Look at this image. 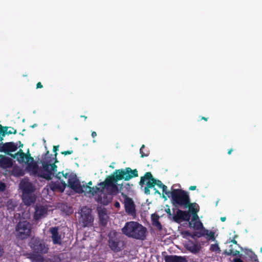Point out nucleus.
<instances>
[{"label": "nucleus", "instance_id": "obj_38", "mask_svg": "<svg viewBox=\"0 0 262 262\" xmlns=\"http://www.w3.org/2000/svg\"><path fill=\"white\" fill-rule=\"evenodd\" d=\"M55 163L56 162H54V163L51 164V170L53 174L56 173L57 172V166L55 165Z\"/></svg>", "mask_w": 262, "mask_h": 262}, {"label": "nucleus", "instance_id": "obj_41", "mask_svg": "<svg viewBox=\"0 0 262 262\" xmlns=\"http://www.w3.org/2000/svg\"><path fill=\"white\" fill-rule=\"evenodd\" d=\"M9 128H10L11 129L8 131L7 130V134H8V135L12 134H16L17 133L16 129H15L14 128L11 127H10Z\"/></svg>", "mask_w": 262, "mask_h": 262}, {"label": "nucleus", "instance_id": "obj_7", "mask_svg": "<svg viewBox=\"0 0 262 262\" xmlns=\"http://www.w3.org/2000/svg\"><path fill=\"white\" fill-rule=\"evenodd\" d=\"M121 195L124 199V205L125 212L130 216H136V206L133 199L125 193L122 192Z\"/></svg>", "mask_w": 262, "mask_h": 262}, {"label": "nucleus", "instance_id": "obj_25", "mask_svg": "<svg viewBox=\"0 0 262 262\" xmlns=\"http://www.w3.org/2000/svg\"><path fill=\"white\" fill-rule=\"evenodd\" d=\"M156 185H157L159 188L162 189L163 191V198H164L165 200H167V198L166 195V193L168 192L167 190V187L164 185L162 182L159 180L155 179Z\"/></svg>", "mask_w": 262, "mask_h": 262}, {"label": "nucleus", "instance_id": "obj_35", "mask_svg": "<svg viewBox=\"0 0 262 262\" xmlns=\"http://www.w3.org/2000/svg\"><path fill=\"white\" fill-rule=\"evenodd\" d=\"M12 172L14 174L17 176H22L23 174L21 170L19 167H14L12 170Z\"/></svg>", "mask_w": 262, "mask_h": 262}, {"label": "nucleus", "instance_id": "obj_57", "mask_svg": "<svg viewBox=\"0 0 262 262\" xmlns=\"http://www.w3.org/2000/svg\"><path fill=\"white\" fill-rule=\"evenodd\" d=\"M226 217H221V221L222 222H225L226 221Z\"/></svg>", "mask_w": 262, "mask_h": 262}, {"label": "nucleus", "instance_id": "obj_16", "mask_svg": "<svg viewBox=\"0 0 262 262\" xmlns=\"http://www.w3.org/2000/svg\"><path fill=\"white\" fill-rule=\"evenodd\" d=\"M50 232L52 234L51 238L53 244L54 245H61L62 244L61 236L59 233L58 227H54L51 228L50 229Z\"/></svg>", "mask_w": 262, "mask_h": 262}, {"label": "nucleus", "instance_id": "obj_1", "mask_svg": "<svg viewBox=\"0 0 262 262\" xmlns=\"http://www.w3.org/2000/svg\"><path fill=\"white\" fill-rule=\"evenodd\" d=\"M138 177V172L137 169H132L130 167L116 169L113 174L107 176L103 182L98 184L97 186L91 187L90 186L83 185L84 188L88 189V193L94 195L98 192H103L105 189H106L109 194L115 195L119 192V188L117 184L118 181L124 180L128 181L130 179Z\"/></svg>", "mask_w": 262, "mask_h": 262}, {"label": "nucleus", "instance_id": "obj_59", "mask_svg": "<svg viewBox=\"0 0 262 262\" xmlns=\"http://www.w3.org/2000/svg\"><path fill=\"white\" fill-rule=\"evenodd\" d=\"M233 150L232 148L230 149L228 151V154L230 155Z\"/></svg>", "mask_w": 262, "mask_h": 262}, {"label": "nucleus", "instance_id": "obj_63", "mask_svg": "<svg viewBox=\"0 0 262 262\" xmlns=\"http://www.w3.org/2000/svg\"><path fill=\"white\" fill-rule=\"evenodd\" d=\"M37 126V124H33V125H32V126H31V127H32V128H33V127H35V126Z\"/></svg>", "mask_w": 262, "mask_h": 262}, {"label": "nucleus", "instance_id": "obj_4", "mask_svg": "<svg viewBox=\"0 0 262 262\" xmlns=\"http://www.w3.org/2000/svg\"><path fill=\"white\" fill-rule=\"evenodd\" d=\"M29 246L34 253L37 254H46L49 250L48 245L44 241L36 237L31 238Z\"/></svg>", "mask_w": 262, "mask_h": 262}, {"label": "nucleus", "instance_id": "obj_3", "mask_svg": "<svg viewBox=\"0 0 262 262\" xmlns=\"http://www.w3.org/2000/svg\"><path fill=\"white\" fill-rule=\"evenodd\" d=\"M166 195L171 199L172 204L175 207H184L188 204L190 200L189 193L181 189H172L166 192Z\"/></svg>", "mask_w": 262, "mask_h": 262}, {"label": "nucleus", "instance_id": "obj_64", "mask_svg": "<svg viewBox=\"0 0 262 262\" xmlns=\"http://www.w3.org/2000/svg\"><path fill=\"white\" fill-rule=\"evenodd\" d=\"M49 151H48L46 154V156H48L49 155Z\"/></svg>", "mask_w": 262, "mask_h": 262}, {"label": "nucleus", "instance_id": "obj_46", "mask_svg": "<svg viewBox=\"0 0 262 262\" xmlns=\"http://www.w3.org/2000/svg\"><path fill=\"white\" fill-rule=\"evenodd\" d=\"M43 87L41 83L40 82H38L37 84H36V89H41Z\"/></svg>", "mask_w": 262, "mask_h": 262}, {"label": "nucleus", "instance_id": "obj_21", "mask_svg": "<svg viewBox=\"0 0 262 262\" xmlns=\"http://www.w3.org/2000/svg\"><path fill=\"white\" fill-rule=\"evenodd\" d=\"M151 220L152 225L156 227L158 230H161L162 226L160 222H159V216L156 213L151 214Z\"/></svg>", "mask_w": 262, "mask_h": 262}, {"label": "nucleus", "instance_id": "obj_33", "mask_svg": "<svg viewBox=\"0 0 262 262\" xmlns=\"http://www.w3.org/2000/svg\"><path fill=\"white\" fill-rule=\"evenodd\" d=\"M145 146L144 145H142L140 149V153L141 154V157L143 158L144 157H147L149 154V151L148 150H143L145 148Z\"/></svg>", "mask_w": 262, "mask_h": 262}, {"label": "nucleus", "instance_id": "obj_53", "mask_svg": "<svg viewBox=\"0 0 262 262\" xmlns=\"http://www.w3.org/2000/svg\"><path fill=\"white\" fill-rule=\"evenodd\" d=\"M61 173H62V174L63 177H64L65 178H68V177L69 176V173H64L63 171H62Z\"/></svg>", "mask_w": 262, "mask_h": 262}, {"label": "nucleus", "instance_id": "obj_37", "mask_svg": "<svg viewBox=\"0 0 262 262\" xmlns=\"http://www.w3.org/2000/svg\"><path fill=\"white\" fill-rule=\"evenodd\" d=\"M29 166H31L32 170L34 174H36L38 171V166L36 164H28Z\"/></svg>", "mask_w": 262, "mask_h": 262}, {"label": "nucleus", "instance_id": "obj_60", "mask_svg": "<svg viewBox=\"0 0 262 262\" xmlns=\"http://www.w3.org/2000/svg\"><path fill=\"white\" fill-rule=\"evenodd\" d=\"M202 120H205V121H206L208 120V118H206V117H202Z\"/></svg>", "mask_w": 262, "mask_h": 262}, {"label": "nucleus", "instance_id": "obj_34", "mask_svg": "<svg viewBox=\"0 0 262 262\" xmlns=\"http://www.w3.org/2000/svg\"><path fill=\"white\" fill-rule=\"evenodd\" d=\"M205 236H207L206 239L208 241H209V240L214 241L215 239L214 232L213 231H209L208 230L207 234H206Z\"/></svg>", "mask_w": 262, "mask_h": 262}, {"label": "nucleus", "instance_id": "obj_56", "mask_svg": "<svg viewBox=\"0 0 262 262\" xmlns=\"http://www.w3.org/2000/svg\"><path fill=\"white\" fill-rule=\"evenodd\" d=\"M154 190H155V193L156 194H161L160 192H159V190H157L155 188H154Z\"/></svg>", "mask_w": 262, "mask_h": 262}, {"label": "nucleus", "instance_id": "obj_28", "mask_svg": "<svg viewBox=\"0 0 262 262\" xmlns=\"http://www.w3.org/2000/svg\"><path fill=\"white\" fill-rule=\"evenodd\" d=\"M62 184L63 185V188L62 189H61V188L60 187V185H59V184L58 183L53 182H52L50 183V188L53 191H55V190H56L57 189H60V190H61V191H63V190H64V188L67 186V184L65 183V182H64V181H63V182H62Z\"/></svg>", "mask_w": 262, "mask_h": 262}, {"label": "nucleus", "instance_id": "obj_32", "mask_svg": "<svg viewBox=\"0 0 262 262\" xmlns=\"http://www.w3.org/2000/svg\"><path fill=\"white\" fill-rule=\"evenodd\" d=\"M191 215L189 213V212H188V211L182 210L183 221L189 222L190 219Z\"/></svg>", "mask_w": 262, "mask_h": 262}, {"label": "nucleus", "instance_id": "obj_18", "mask_svg": "<svg viewBox=\"0 0 262 262\" xmlns=\"http://www.w3.org/2000/svg\"><path fill=\"white\" fill-rule=\"evenodd\" d=\"M13 165V160L4 155H0V167L3 169L10 168Z\"/></svg>", "mask_w": 262, "mask_h": 262}, {"label": "nucleus", "instance_id": "obj_36", "mask_svg": "<svg viewBox=\"0 0 262 262\" xmlns=\"http://www.w3.org/2000/svg\"><path fill=\"white\" fill-rule=\"evenodd\" d=\"M210 250L211 251L216 252L220 251V247L217 244H211L210 247Z\"/></svg>", "mask_w": 262, "mask_h": 262}, {"label": "nucleus", "instance_id": "obj_40", "mask_svg": "<svg viewBox=\"0 0 262 262\" xmlns=\"http://www.w3.org/2000/svg\"><path fill=\"white\" fill-rule=\"evenodd\" d=\"M146 180L145 174L143 177H141L139 182V185L142 186L145 184V180Z\"/></svg>", "mask_w": 262, "mask_h": 262}, {"label": "nucleus", "instance_id": "obj_19", "mask_svg": "<svg viewBox=\"0 0 262 262\" xmlns=\"http://www.w3.org/2000/svg\"><path fill=\"white\" fill-rule=\"evenodd\" d=\"M22 200L26 206H30L36 201V196L32 193L22 194Z\"/></svg>", "mask_w": 262, "mask_h": 262}, {"label": "nucleus", "instance_id": "obj_12", "mask_svg": "<svg viewBox=\"0 0 262 262\" xmlns=\"http://www.w3.org/2000/svg\"><path fill=\"white\" fill-rule=\"evenodd\" d=\"M10 156L13 158H16L18 162L21 163L25 162V159L27 160V162L34 161V159L31 157V154L28 152L27 154H25L22 149H20L15 154H10Z\"/></svg>", "mask_w": 262, "mask_h": 262}, {"label": "nucleus", "instance_id": "obj_42", "mask_svg": "<svg viewBox=\"0 0 262 262\" xmlns=\"http://www.w3.org/2000/svg\"><path fill=\"white\" fill-rule=\"evenodd\" d=\"M73 153V150L72 149L68 150H66V151H63L61 152V154L64 156H66L68 155H71Z\"/></svg>", "mask_w": 262, "mask_h": 262}, {"label": "nucleus", "instance_id": "obj_54", "mask_svg": "<svg viewBox=\"0 0 262 262\" xmlns=\"http://www.w3.org/2000/svg\"><path fill=\"white\" fill-rule=\"evenodd\" d=\"M185 233L187 235L191 237L192 233H190L189 231H185Z\"/></svg>", "mask_w": 262, "mask_h": 262}, {"label": "nucleus", "instance_id": "obj_29", "mask_svg": "<svg viewBox=\"0 0 262 262\" xmlns=\"http://www.w3.org/2000/svg\"><path fill=\"white\" fill-rule=\"evenodd\" d=\"M17 206V202L13 199L9 200L7 203V209L10 211H14Z\"/></svg>", "mask_w": 262, "mask_h": 262}, {"label": "nucleus", "instance_id": "obj_44", "mask_svg": "<svg viewBox=\"0 0 262 262\" xmlns=\"http://www.w3.org/2000/svg\"><path fill=\"white\" fill-rule=\"evenodd\" d=\"M4 253L3 247L0 245V257H1Z\"/></svg>", "mask_w": 262, "mask_h": 262}, {"label": "nucleus", "instance_id": "obj_20", "mask_svg": "<svg viewBox=\"0 0 262 262\" xmlns=\"http://www.w3.org/2000/svg\"><path fill=\"white\" fill-rule=\"evenodd\" d=\"M165 262H187L185 256L178 255H166L164 257Z\"/></svg>", "mask_w": 262, "mask_h": 262}, {"label": "nucleus", "instance_id": "obj_2", "mask_svg": "<svg viewBox=\"0 0 262 262\" xmlns=\"http://www.w3.org/2000/svg\"><path fill=\"white\" fill-rule=\"evenodd\" d=\"M122 232L128 237L144 241L148 233L147 228L137 222L130 221L125 224Z\"/></svg>", "mask_w": 262, "mask_h": 262}, {"label": "nucleus", "instance_id": "obj_30", "mask_svg": "<svg viewBox=\"0 0 262 262\" xmlns=\"http://www.w3.org/2000/svg\"><path fill=\"white\" fill-rule=\"evenodd\" d=\"M173 220L177 223H181L183 222L182 220V210L178 209L177 211L176 214L173 215Z\"/></svg>", "mask_w": 262, "mask_h": 262}, {"label": "nucleus", "instance_id": "obj_61", "mask_svg": "<svg viewBox=\"0 0 262 262\" xmlns=\"http://www.w3.org/2000/svg\"><path fill=\"white\" fill-rule=\"evenodd\" d=\"M80 117H81V118H84V119H85H85H86V118H87V117H86V116H84V115H81Z\"/></svg>", "mask_w": 262, "mask_h": 262}, {"label": "nucleus", "instance_id": "obj_23", "mask_svg": "<svg viewBox=\"0 0 262 262\" xmlns=\"http://www.w3.org/2000/svg\"><path fill=\"white\" fill-rule=\"evenodd\" d=\"M42 254H37L32 252L28 254L29 258L33 262H43L44 259L43 257L41 256Z\"/></svg>", "mask_w": 262, "mask_h": 262}, {"label": "nucleus", "instance_id": "obj_43", "mask_svg": "<svg viewBox=\"0 0 262 262\" xmlns=\"http://www.w3.org/2000/svg\"><path fill=\"white\" fill-rule=\"evenodd\" d=\"M6 185L4 183L0 181V191H3L5 190Z\"/></svg>", "mask_w": 262, "mask_h": 262}, {"label": "nucleus", "instance_id": "obj_5", "mask_svg": "<svg viewBox=\"0 0 262 262\" xmlns=\"http://www.w3.org/2000/svg\"><path fill=\"white\" fill-rule=\"evenodd\" d=\"M16 237L18 239H25L30 236L32 226L27 221H19L16 226Z\"/></svg>", "mask_w": 262, "mask_h": 262}, {"label": "nucleus", "instance_id": "obj_15", "mask_svg": "<svg viewBox=\"0 0 262 262\" xmlns=\"http://www.w3.org/2000/svg\"><path fill=\"white\" fill-rule=\"evenodd\" d=\"M185 247L188 251L193 254L199 253L202 248L200 243H194L191 241H189L185 245Z\"/></svg>", "mask_w": 262, "mask_h": 262}, {"label": "nucleus", "instance_id": "obj_17", "mask_svg": "<svg viewBox=\"0 0 262 262\" xmlns=\"http://www.w3.org/2000/svg\"><path fill=\"white\" fill-rule=\"evenodd\" d=\"M199 206L195 203H191L190 199L189 200V203L187 206H184V208H188V212L193 217V220L198 219V212L199 211Z\"/></svg>", "mask_w": 262, "mask_h": 262}, {"label": "nucleus", "instance_id": "obj_14", "mask_svg": "<svg viewBox=\"0 0 262 262\" xmlns=\"http://www.w3.org/2000/svg\"><path fill=\"white\" fill-rule=\"evenodd\" d=\"M17 149V144L13 142L0 144V151L10 155V152L15 151Z\"/></svg>", "mask_w": 262, "mask_h": 262}, {"label": "nucleus", "instance_id": "obj_39", "mask_svg": "<svg viewBox=\"0 0 262 262\" xmlns=\"http://www.w3.org/2000/svg\"><path fill=\"white\" fill-rule=\"evenodd\" d=\"M58 147H59V145H57V146H53V151L55 152L54 156H55V158H54V159L55 160V162H57V159H56V156H57V153L56 152V151L57 150H58Z\"/></svg>", "mask_w": 262, "mask_h": 262}, {"label": "nucleus", "instance_id": "obj_22", "mask_svg": "<svg viewBox=\"0 0 262 262\" xmlns=\"http://www.w3.org/2000/svg\"><path fill=\"white\" fill-rule=\"evenodd\" d=\"M146 180L148 181L146 183V186L149 188L154 187L156 185L155 179L153 177L150 172H147L145 173Z\"/></svg>", "mask_w": 262, "mask_h": 262}, {"label": "nucleus", "instance_id": "obj_27", "mask_svg": "<svg viewBox=\"0 0 262 262\" xmlns=\"http://www.w3.org/2000/svg\"><path fill=\"white\" fill-rule=\"evenodd\" d=\"M99 217L101 224L102 226H106L107 223V215L105 211H99Z\"/></svg>", "mask_w": 262, "mask_h": 262}, {"label": "nucleus", "instance_id": "obj_6", "mask_svg": "<svg viewBox=\"0 0 262 262\" xmlns=\"http://www.w3.org/2000/svg\"><path fill=\"white\" fill-rule=\"evenodd\" d=\"M80 217L79 219V223L83 227L92 226L93 223V219L91 215V210L86 206L83 207L81 209Z\"/></svg>", "mask_w": 262, "mask_h": 262}, {"label": "nucleus", "instance_id": "obj_62", "mask_svg": "<svg viewBox=\"0 0 262 262\" xmlns=\"http://www.w3.org/2000/svg\"><path fill=\"white\" fill-rule=\"evenodd\" d=\"M88 186H90V185H92V181H90L89 182V183H88Z\"/></svg>", "mask_w": 262, "mask_h": 262}, {"label": "nucleus", "instance_id": "obj_13", "mask_svg": "<svg viewBox=\"0 0 262 262\" xmlns=\"http://www.w3.org/2000/svg\"><path fill=\"white\" fill-rule=\"evenodd\" d=\"M52 162L51 161H49V162ZM42 167L44 170V172L40 171L38 173V176L40 178L45 179L47 180H50L52 179V175L53 174L52 172H51V164L48 163V161L44 162L42 163Z\"/></svg>", "mask_w": 262, "mask_h": 262}, {"label": "nucleus", "instance_id": "obj_31", "mask_svg": "<svg viewBox=\"0 0 262 262\" xmlns=\"http://www.w3.org/2000/svg\"><path fill=\"white\" fill-rule=\"evenodd\" d=\"M230 248L229 249L228 251L226 250L224 252V253L226 254L227 255H231L233 256H236L237 255L239 254V251L238 250H235L234 251L232 248V245L230 246Z\"/></svg>", "mask_w": 262, "mask_h": 262}, {"label": "nucleus", "instance_id": "obj_8", "mask_svg": "<svg viewBox=\"0 0 262 262\" xmlns=\"http://www.w3.org/2000/svg\"><path fill=\"white\" fill-rule=\"evenodd\" d=\"M108 246L115 252L121 251L125 246V243L120 237L116 236L109 237Z\"/></svg>", "mask_w": 262, "mask_h": 262}, {"label": "nucleus", "instance_id": "obj_55", "mask_svg": "<svg viewBox=\"0 0 262 262\" xmlns=\"http://www.w3.org/2000/svg\"><path fill=\"white\" fill-rule=\"evenodd\" d=\"M60 173H61V172H59L57 174V175H56V177L57 179H60V178H61Z\"/></svg>", "mask_w": 262, "mask_h": 262}, {"label": "nucleus", "instance_id": "obj_11", "mask_svg": "<svg viewBox=\"0 0 262 262\" xmlns=\"http://www.w3.org/2000/svg\"><path fill=\"white\" fill-rule=\"evenodd\" d=\"M20 188L23 194L32 193L35 191V187L28 179H24L20 183Z\"/></svg>", "mask_w": 262, "mask_h": 262}, {"label": "nucleus", "instance_id": "obj_9", "mask_svg": "<svg viewBox=\"0 0 262 262\" xmlns=\"http://www.w3.org/2000/svg\"><path fill=\"white\" fill-rule=\"evenodd\" d=\"M68 186L75 192L81 194L84 192L83 186H81L76 176L70 177L68 181Z\"/></svg>", "mask_w": 262, "mask_h": 262}, {"label": "nucleus", "instance_id": "obj_50", "mask_svg": "<svg viewBox=\"0 0 262 262\" xmlns=\"http://www.w3.org/2000/svg\"><path fill=\"white\" fill-rule=\"evenodd\" d=\"M251 252L252 254V256H251V258L255 260V259L257 258L256 255L254 253H253L252 251H251Z\"/></svg>", "mask_w": 262, "mask_h": 262}, {"label": "nucleus", "instance_id": "obj_45", "mask_svg": "<svg viewBox=\"0 0 262 262\" xmlns=\"http://www.w3.org/2000/svg\"><path fill=\"white\" fill-rule=\"evenodd\" d=\"M144 192L146 194H150L149 188L147 187V186L145 187L144 188Z\"/></svg>", "mask_w": 262, "mask_h": 262}, {"label": "nucleus", "instance_id": "obj_58", "mask_svg": "<svg viewBox=\"0 0 262 262\" xmlns=\"http://www.w3.org/2000/svg\"><path fill=\"white\" fill-rule=\"evenodd\" d=\"M231 242L233 243L234 244L237 245V241L236 240H235L234 239H232L231 241Z\"/></svg>", "mask_w": 262, "mask_h": 262}, {"label": "nucleus", "instance_id": "obj_24", "mask_svg": "<svg viewBox=\"0 0 262 262\" xmlns=\"http://www.w3.org/2000/svg\"><path fill=\"white\" fill-rule=\"evenodd\" d=\"M199 231H195L192 233L191 237L195 239V237L200 238L202 236H205L208 232V230L205 227L200 229Z\"/></svg>", "mask_w": 262, "mask_h": 262}, {"label": "nucleus", "instance_id": "obj_10", "mask_svg": "<svg viewBox=\"0 0 262 262\" xmlns=\"http://www.w3.org/2000/svg\"><path fill=\"white\" fill-rule=\"evenodd\" d=\"M48 214V209L45 206L36 204L35 207V212L33 219L35 221H38L42 218L45 217Z\"/></svg>", "mask_w": 262, "mask_h": 262}, {"label": "nucleus", "instance_id": "obj_49", "mask_svg": "<svg viewBox=\"0 0 262 262\" xmlns=\"http://www.w3.org/2000/svg\"><path fill=\"white\" fill-rule=\"evenodd\" d=\"M114 206L116 208H119L120 205V203L118 202H116L114 204Z\"/></svg>", "mask_w": 262, "mask_h": 262}, {"label": "nucleus", "instance_id": "obj_48", "mask_svg": "<svg viewBox=\"0 0 262 262\" xmlns=\"http://www.w3.org/2000/svg\"><path fill=\"white\" fill-rule=\"evenodd\" d=\"M196 186H191L189 187V189L190 190H194L196 189Z\"/></svg>", "mask_w": 262, "mask_h": 262}, {"label": "nucleus", "instance_id": "obj_51", "mask_svg": "<svg viewBox=\"0 0 262 262\" xmlns=\"http://www.w3.org/2000/svg\"><path fill=\"white\" fill-rule=\"evenodd\" d=\"M91 136H92V137L93 138H95V137H96L97 136V133H96V132H94V131L92 132Z\"/></svg>", "mask_w": 262, "mask_h": 262}, {"label": "nucleus", "instance_id": "obj_47", "mask_svg": "<svg viewBox=\"0 0 262 262\" xmlns=\"http://www.w3.org/2000/svg\"><path fill=\"white\" fill-rule=\"evenodd\" d=\"M165 211L169 216H171L172 215L170 209L169 208L166 209Z\"/></svg>", "mask_w": 262, "mask_h": 262}, {"label": "nucleus", "instance_id": "obj_26", "mask_svg": "<svg viewBox=\"0 0 262 262\" xmlns=\"http://www.w3.org/2000/svg\"><path fill=\"white\" fill-rule=\"evenodd\" d=\"M191 223H192L193 225V228L196 230H199L200 229L204 227L203 223L201 222L199 217L198 219H196L195 220H193V217H192L191 222H189L190 225H191Z\"/></svg>", "mask_w": 262, "mask_h": 262}, {"label": "nucleus", "instance_id": "obj_52", "mask_svg": "<svg viewBox=\"0 0 262 262\" xmlns=\"http://www.w3.org/2000/svg\"><path fill=\"white\" fill-rule=\"evenodd\" d=\"M16 144H17V145H19V147H23V144L20 141H19Z\"/></svg>", "mask_w": 262, "mask_h": 262}]
</instances>
